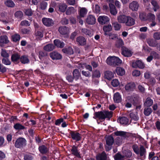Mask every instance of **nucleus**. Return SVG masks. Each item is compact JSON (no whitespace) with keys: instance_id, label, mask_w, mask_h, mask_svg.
<instances>
[{"instance_id":"44","label":"nucleus","mask_w":160,"mask_h":160,"mask_svg":"<svg viewBox=\"0 0 160 160\" xmlns=\"http://www.w3.org/2000/svg\"><path fill=\"white\" fill-rule=\"evenodd\" d=\"M124 43L122 40L121 38H118L115 45L118 47L122 46L123 45Z\"/></svg>"},{"instance_id":"26","label":"nucleus","mask_w":160,"mask_h":160,"mask_svg":"<svg viewBox=\"0 0 160 160\" xmlns=\"http://www.w3.org/2000/svg\"><path fill=\"white\" fill-rule=\"evenodd\" d=\"M114 56L109 57L106 60V62L108 65L113 66L114 65Z\"/></svg>"},{"instance_id":"32","label":"nucleus","mask_w":160,"mask_h":160,"mask_svg":"<svg viewBox=\"0 0 160 160\" xmlns=\"http://www.w3.org/2000/svg\"><path fill=\"white\" fill-rule=\"evenodd\" d=\"M119 122L121 124L126 125L128 124V119L126 117H123L119 118Z\"/></svg>"},{"instance_id":"17","label":"nucleus","mask_w":160,"mask_h":160,"mask_svg":"<svg viewBox=\"0 0 160 160\" xmlns=\"http://www.w3.org/2000/svg\"><path fill=\"white\" fill-rule=\"evenodd\" d=\"M54 43L57 47L61 48H63L65 45L64 43L63 42H61L58 39L55 40L54 41Z\"/></svg>"},{"instance_id":"6","label":"nucleus","mask_w":160,"mask_h":160,"mask_svg":"<svg viewBox=\"0 0 160 160\" xmlns=\"http://www.w3.org/2000/svg\"><path fill=\"white\" fill-rule=\"evenodd\" d=\"M98 20L100 24H104L109 22V18L107 16H101L98 17Z\"/></svg>"},{"instance_id":"58","label":"nucleus","mask_w":160,"mask_h":160,"mask_svg":"<svg viewBox=\"0 0 160 160\" xmlns=\"http://www.w3.org/2000/svg\"><path fill=\"white\" fill-rule=\"evenodd\" d=\"M25 14L28 16H31L32 14V12L31 9H25L24 11Z\"/></svg>"},{"instance_id":"52","label":"nucleus","mask_w":160,"mask_h":160,"mask_svg":"<svg viewBox=\"0 0 160 160\" xmlns=\"http://www.w3.org/2000/svg\"><path fill=\"white\" fill-rule=\"evenodd\" d=\"M1 56L4 58H8L9 57L8 53L5 50L2 49L1 52Z\"/></svg>"},{"instance_id":"31","label":"nucleus","mask_w":160,"mask_h":160,"mask_svg":"<svg viewBox=\"0 0 160 160\" xmlns=\"http://www.w3.org/2000/svg\"><path fill=\"white\" fill-rule=\"evenodd\" d=\"M9 41L8 37L6 36H1L0 37V43H7Z\"/></svg>"},{"instance_id":"3","label":"nucleus","mask_w":160,"mask_h":160,"mask_svg":"<svg viewBox=\"0 0 160 160\" xmlns=\"http://www.w3.org/2000/svg\"><path fill=\"white\" fill-rule=\"evenodd\" d=\"M106 149L107 151H109L111 149V146L114 142L113 138L111 136H108L106 138Z\"/></svg>"},{"instance_id":"27","label":"nucleus","mask_w":160,"mask_h":160,"mask_svg":"<svg viewBox=\"0 0 160 160\" xmlns=\"http://www.w3.org/2000/svg\"><path fill=\"white\" fill-rule=\"evenodd\" d=\"M103 30L104 32V35H107V32H109L112 30V26L111 24H108L107 25L105 26L103 28Z\"/></svg>"},{"instance_id":"19","label":"nucleus","mask_w":160,"mask_h":160,"mask_svg":"<svg viewBox=\"0 0 160 160\" xmlns=\"http://www.w3.org/2000/svg\"><path fill=\"white\" fill-rule=\"evenodd\" d=\"M11 38L12 41L14 42H18L20 39V35L18 33H15L12 35Z\"/></svg>"},{"instance_id":"62","label":"nucleus","mask_w":160,"mask_h":160,"mask_svg":"<svg viewBox=\"0 0 160 160\" xmlns=\"http://www.w3.org/2000/svg\"><path fill=\"white\" fill-rule=\"evenodd\" d=\"M82 68H83L84 66H85L86 69L90 71H92V67L89 65H86L85 64H81Z\"/></svg>"},{"instance_id":"1","label":"nucleus","mask_w":160,"mask_h":160,"mask_svg":"<svg viewBox=\"0 0 160 160\" xmlns=\"http://www.w3.org/2000/svg\"><path fill=\"white\" fill-rule=\"evenodd\" d=\"M95 115V116L94 118H98L101 119H105L106 118H110L112 117V113L111 112L104 111L96 112Z\"/></svg>"},{"instance_id":"53","label":"nucleus","mask_w":160,"mask_h":160,"mask_svg":"<svg viewBox=\"0 0 160 160\" xmlns=\"http://www.w3.org/2000/svg\"><path fill=\"white\" fill-rule=\"evenodd\" d=\"M124 157V156H122L119 153H117L114 157L115 160H123Z\"/></svg>"},{"instance_id":"40","label":"nucleus","mask_w":160,"mask_h":160,"mask_svg":"<svg viewBox=\"0 0 160 160\" xmlns=\"http://www.w3.org/2000/svg\"><path fill=\"white\" fill-rule=\"evenodd\" d=\"M151 3L153 6V9L155 12L159 8V6L157 3V2L154 1L152 0L151 2Z\"/></svg>"},{"instance_id":"56","label":"nucleus","mask_w":160,"mask_h":160,"mask_svg":"<svg viewBox=\"0 0 160 160\" xmlns=\"http://www.w3.org/2000/svg\"><path fill=\"white\" fill-rule=\"evenodd\" d=\"M133 149L135 153L137 154H139V149L137 145H134L132 146Z\"/></svg>"},{"instance_id":"8","label":"nucleus","mask_w":160,"mask_h":160,"mask_svg":"<svg viewBox=\"0 0 160 160\" xmlns=\"http://www.w3.org/2000/svg\"><path fill=\"white\" fill-rule=\"evenodd\" d=\"M139 7L138 3L135 1H132L129 4V8L133 11H137Z\"/></svg>"},{"instance_id":"7","label":"nucleus","mask_w":160,"mask_h":160,"mask_svg":"<svg viewBox=\"0 0 160 160\" xmlns=\"http://www.w3.org/2000/svg\"><path fill=\"white\" fill-rule=\"evenodd\" d=\"M96 19L94 16L90 15L88 16L86 19V22L88 24L93 25L95 24Z\"/></svg>"},{"instance_id":"25","label":"nucleus","mask_w":160,"mask_h":160,"mask_svg":"<svg viewBox=\"0 0 160 160\" xmlns=\"http://www.w3.org/2000/svg\"><path fill=\"white\" fill-rule=\"evenodd\" d=\"M77 42L80 45H84L86 43V40L82 37H79L77 39Z\"/></svg>"},{"instance_id":"18","label":"nucleus","mask_w":160,"mask_h":160,"mask_svg":"<svg viewBox=\"0 0 160 160\" xmlns=\"http://www.w3.org/2000/svg\"><path fill=\"white\" fill-rule=\"evenodd\" d=\"M138 99V96L136 94H133L131 96L128 97V100L131 103L133 104L137 102Z\"/></svg>"},{"instance_id":"11","label":"nucleus","mask_w":160,"mask_h":160,"mask_svg":"<svg viewBox=\"0 0 160 160\" xmlns=\"http://www.w3.org/2000/svg\"><path fill=\"white\" fill-rule=\"evenodd\" d=\"M59 32L62 35L68 34L69 32V28L66 27H61L58 29Z\"/></svg>"},{"instance_id":"55","label":"nucleus","mask_w":160,"mask_h":160,"mask_svg":"<svg viewBox=\"0 0 160 160\" xmlns=\"http://www.w3.org/2000/svg\"><path fill=\"white\" fill-rule=\"evenodd\" d=\"M2 63L6 65H10L11 64L10 61L8 58H4L2 59Z\"/></svg>"},{"instance_id":"5","label":"nucleus","mask_w":160,"mask_h":160,"mask_svg":"<svg viewBox=\"0 0 160 160\" xmlns=\"http://www.w3.org/2000/svg\"><path fill=\"white\" fill-rule=\"evenodd\" d=\"M132 67L134 68H139L143 69L145 67V65L142 61L139 60L134 62L132 63Z\"/></svg>"},{"instance_id":"22","label":"nucleus","mask_w":160,"mask_h":160,"mask_svg":"<svg viewBox=\"0 0 160 160\" xmlns=\"http://www.w3.org/2000/svg\"><path fill=\"white\" fill-rule=\"evenodd\" d=\"M116 71L117 74L120 76H122L125 73V70L121 67H117L116 69Z\"/></svg>"},{"instance_id":"54","label":"nucleus","mask_w":160,"mask_h":160,"mask_svg":"<svg viewBox=\"0 0 160 160\" xmlns=\"http://www.w3.org/2000/svg\"><path fill=\"white\" fill-rule=\"evenodd\" d=\"M101 73L99 70H96L93 72L92 76L94 77L99 78L100 77Z\"/></svg>"},{"instance_id":"50","label":"nucleus","mask_w":160,"mask_h":160,"mask_svg":"<svg viewBox=\"0 0 160 160\" xmlns=\"http://www.w3.org/2000/svg\"><path fill=\"white\" fill-rule=\"evenodd\" d=\"M87 12V10L85 8H81L79 11L80 16L82 17H84L86 14Z\"/></svg>"},{"instance_id":"61","label":"nucleus","mask_w":160,"mask_h":160,"mask_svg":"<svg viewBox=\"0 0 160 160\" xmlns=\"http://www.w3.org/2000/svg\"><path fill=\"white\" fill-rule=\"evenodd\" d=\"M74 11V8L72 7H71L68 8L66 12L67 14H70L72 13Z\"/></svg>"},{"instance_id":"35","label":"nucleus","mask_w":160,"mask_h":160,"mask_svg":"<svg viewBox=\"0 0 160 160\" xmlns=\"http://www.w3.org/2000/svg\"><path fill=\"white\" fill-rule=\"evenodd\" d=\"M153 103V101L152 100L149 98H148L144 103V105L147 107H150L152 105Z\"/></svg>"},{"instance_id":"59","label":"nucleus","mask_w":160,"mask_h":160,"mask_svg":"<svg viewBox=\"0 0 160 160\" xmlns=\"http://www.w3.org/2000/svg\"><path fill=\"white\" fill-rule=\"evenodd\" d=\"M116 136H124L126 135V132L123 131H117L114 132Z\"/></svg>"},{"instance_id":"29","label":"nucleus","mask_w":160,"mask_h":160,"mask_svg":"<svg viewBox=\"0 0 160 160\" xmlns=\"http://www.w3.org/2000/svg\"><path fill=\"white\" fill-rule=\"evenodd\" d=\"M54 49V46L52 44H48L43 48V49L47 51H50Z\"/></svg>"},{"instance_id":"20","label":"nucleus","mask_w":160,"mask_h":160,"mask_svg":"<svg viewBox=\"0 0 160 160\" xmlns=\"http://www.w3.org/2000/svg\"><path fill=\"white\" fill-rule=\"evenodd\" d=\"M113 73L110 71L106 72L105 73V78L108 80H110L114 77Z\"/></svg>"},{"instance_id":"63","label":"nucleus","mask_w":160,"mask_h":160,"mask_svg":"<svg viewBox=\"0 0 160 160\" xmlns=\"http://www.w3.org/2000/svg\"><path fill=\"white\" fill-rule=\"evenodd\" d=\"M140 71L138 70H135L132 72V75L134 76H139L140 75Z\"/></svg>"},{"instance_id":"49","label":"nucleus","mask_w":160,"mask_h":160,"mask_svg":"<svg viewBox=\"0 0 160 160\" xmlns=\"http://www.w3.org/2000/svg\"><path fill=\"white\" fill-rule=\"evenodd\" d=\"M5 4L6 6L9 7H13L15 4L14 2L11 0H8L5 2Z\"/></svg>"},{"instance_id":"37","label":"nucleus","mask_w":160,"mask_h":160,"mask_svg":"<svg viewBox=\"0 0 160 160\" xmlns=\"http://www.w3.org/2000/svg\"><path fill=\"white\" fill-rule=\"evenodd\" d=\"M73 75L74 78L77 80L80 78V73L78 69H76L73 71Z\"/></svg>"},{"instance_id":"60","label":"nucleus","mask_w":160,"mask_h":160,"mask_svg":"<svg viewBox=\"0 0 160 160\" xmlns=\"http://www.w3.org/2000/svg\"><path fill=\"white\" fill-rule=\"evenodd\" d=\"M47 6V3L45 2H42L40 5V8L42 10H45L46 9Z\"/></svg>"},{"instance_id":"45","label":"nucleus","mask_w":160,"mask_h":160,"mask_svg":"<svg viewBox=\"0 0 160 160\" xmlns=\"http://www.w3.org/2000/svg\"><path fill=\"white\" fill-rule=\"evenodd\" d=\"M47 56L46 53L43 52V51H40L39 53V58L41 60H44L46 58Z\"/></svg>"},{"instance_id":"46","label":"nucleus","mask_w":160,"mask_h":160,"mask_svg":"<svg viewBox=\"0 0 160 160\" xmlns=\"http://www.w3.org/2000/svg\"><path fill=\"white\" fill-rule=\"evenodd\" d=\"M13 127L16 130H22L25 128V127L24 126L19 123L15 124Z\"/></svg>"},{"instance_id":"2","label":"nucleus","mask_w":160,"mask_h":160,"mask_svg":"<svg viewBox=\"0 0 160 160\" xmlns=\"http://www.w3.org/2000/svg\"><path fill=\"white\" fill-rule=\"evenodd\" d=\"M26 140L24 138H19L16 140L15 146L17 148H22L26 145Z\"/></svg>"},{"instance_id":"14","label":"nucleus","mask_w":160,"mask_h":160,"mask_svg":"<svg viewBox=\"0 0 160 160\" xmlns=\"http://www.w3.org/2000/svg\"><path fill=\"white\" fill-rule=\"evenodd\" d=\"M139 153L141 159L143 160L145 158L146 151V149L142 146H141L139 148Z\"/></svg>"},{"instance_id":"47","label":"nucleus","mask_w":160,"mask_h":160,"mask_svg":"<svg viewBox=\"0 0 160 160\" xmlns=\"http://www.w3.org/2000/svg\"><path fill=\"white\" fill-rule=\"evenodd\" d=\"M40 152L42 153H46L48 151V148L44 145L40 146L39 148Z\"/></svg>"},{"instance_id":"64","label":"nucleus","mask_w":160,"mask_h":160,"mask_svg":"<svg viewBox=\"0 0 160 160\" xmlns=\"http://www.w3.org/2000/svg\"><path fill=\"white\" fill-rule=\"evenodd\" d=\"M153 37L155 39L158 40L160 39V32H156L154 33Z\"/></svg>"},{"instance_id":"13","label":"nucleus","mask_w":160,"mask_h":160,"mask_svg":"<svg viewBox=\"0 0 160 160\" xmlns=\"http://www.w3.org/2000/svg\"><path fill=\"white\" fill-rule=\"evenodd\" d=\"M122 53L125 57H129L131 56L132 52L128 49L126 48H122Z\"/></svg>"},{"instance_id":"43","label":"nucleus","mask_w":160,"mask_h":160,"mask_svg":"<svg viewBox=\"0 0 160 160\" xmlns=\"http://www.w3.org/2000/svg\"><path fill=\"white\" fill-rule=\"evenodd\" d=\"M112 24L115 30H118L121 28V25L116 22H112Z\"/></svg>"},{"instance_id":"36","label":"nucleus","mask_w":160,"mask_h":160,"mask_svg":"<svg viewBox=\"0 0 160 160\" xmlns=\"http://www.w3.org/2000/svg\"><path fill=\"white\" fill-rule=\"evenodd\" d=\"M20 61L22 63L26 64L28 63L29 61L27 56L23 55L20 58Z\"/></svg>"},{"instance_id":"12","label":"nucleus","mask_w":160,"mask_h":160,"mask_svg":"<svg viewBox=\"0 0 160 160\" xmlns=\"http://www.w3.org/2000/svg\"><path fill=\"white\" fill-rule=\"evenodd\" d=\"M128 17L124 15H121L118 16L117 20L119 23L125 24Z\"/></svg>"},{"instance_id":"38","label":"nucleus","mask_w":160,"mask_h":160,"mask_svg":"<svg viewBox=\"0 0 160 160\" xmlns=\"http://www.w3.org/2000/svg\"><path fill=\"white\" fill-rule=\"evenodd\" d=\"M114 65L113 66L118 65L122 63V60L118 57L114 56Z\"/></svg>"},{"instance_id":"51","label":"nucleus","mask_w":160,"mask_h":160,"mask_svg":"<svg viewBox=\"0 0 160 160\" xmlns=\"http://www.w3.org/2000/svg\"><path fill=\"white\" fill-rule=\"evenodd\" d=\"M112 86L114 87H117L120 84L118 80L116 79H113L111 82Z\"/></svg>"},{"instance_id":"48","label":"nucleus","mask_w":160,"mask_h":160,"mask_svg":"<svg viewBox=\"0 0 160 160\" xmlns=\"http://www.w3.org/2000/svg\"><path fill=\"white\" fill-rule=\"evenodd\" d=\"M14 15L17 18L21 19L23 16V14L22 12L18 11L15 13Z\"/></svg>"},{"instance_id":"10","label":"nucleus","mask_w":160,"mask_h":160,"mask_svg":"<svg viewBox=\"0 0 160 160\" xmlns=\"http://www.w3.org/2000/svg\"><path fill=\"white\" fill-rule=\"evenodd\" d=\"M50 57L53 60L59 59L62 58V55L57 52H53L50 54Z\"/></svg>"},{"instance_id":"57","label":"nucleus","mask_w":160,"mask_h":160,"mask_svg":"<svg viewBox=\"0 0 160 160\" xmlns=\"http://www.w3.org/2000/svg\"><path fill=\"white\" fill-rule=\"evenodd\" d=\"M148 19L151 21H154L155 20V15L152 13H149L148 15Z\"/></svg>"},{"instance_id":"28","label":"nucleus","mask_w":160,"mask_h":160,"mask_svg":"<svg viewBox=\"0 0 160 160\" xmlns=\"http://www.w3.org/2000/svg\"><path fill=\"white\" fill-rule=\"evenodd\" d=\"M106 156L105 152H103L99 154L96 157L97 160H106Z\"/></svg>"},{"instance_id":"24","label":"nucleus","mask_w":160,"mask_h":160,"mask_svg":"<svg viewBox=\"0 0 160 160\" xmlns=\"http://www.w3.org/2000/svg\"><path fill=\"white\" fill-rule=\"evenodd\" d=\"M129 116L132 121H137L139 119L137 112H131Z\"/></svg>"},{"instance_id":"4","label":"nucleus","mask_w":160,"mask_h":160,"mask_svg":"<svg viewBox=\"0 0 160 160\" xmlns=\"http://www.w3.org/2000/svg\"><path fill=\"white\" fill-rule=\"evenodd\" d=\"M42 21L43 24L47 27L52 26L54 23L52 19L48 18H43Z\"/></svg>"},{"instance_id":"23","label":"nucleus","mask_w":160,"mask_h":160,"mask_svg":"<svg viewBox=\"0 0 160 160\" xmlns=\"http://www.w3.org/2000/svg\"><path fill=\"white\" fill-rule=\"evenodd\" d=\"M62 51L63 53L69 54H73L74 52L73 49L70 47L67 48H64L62 50Z\"/></svg>"},{"instance_id":"30","label":"nucleus","mask_w":160,"mask_h":160,"mask_svg":"<svg viewBox=\"0 0 160 160\" xmlns=\"http://www.w3.org/2000/svg\"><path fill=\"white\" fill-rule=\"evenodd\" d=\"M72 138L77 141H79L80 140L81 137L80 134L78 132H72L71 134Z\"/></svg>"},{"instance_id":"41","label":"nucleus","mask_w":160,"mask_h":160,"mask_svg":"<svg viewBox=\"0 0 160 160\" xmlns=\"http://www.w3.org/2000/svg\"><path fill=\"white\" fill-rule=\"evenodd\" d=\"M67 8V5L64 3L60 4L59 7V10L62 12H64L66 10Z\"/></svg>"},{"instance_id":"39","label":"nucleus","mask_w":160,"mask_h":160,"mask_svg":"<svg viewBox=\"0 0 160 160\" xmlns=\"http://www.w3.org/2000/svg\"><path fill=\"white\" fill-rule=\"evenodd\" d=\"M82 32L89 37H91L92 35L91 31L86 28H82Z\"/></svg>"},{"instance_id":"16","label":"nucleus","mask_w":160,"mask_h":160,"mask_svg":"<svg viewBox=\"0 0 160 160\" xmlns=\"http://www.w3.org/2000/svg\"><path fill=\"white\" fill-rule=\"evenodd\" d=\"M135 24L134 19L128 16L125 24L128 26H131Z\"/></svg>"},{"instance_id":"34","label":"nucleus","mask_w":160,"mask_h":160,"mask_svg":"<svg viewBox=\"0 0 160 160\" xmlns=\"http://www.w3.org/2000/svg\"><path fill=\"white\" fill-rule=\"evenodd\" d=\"M71 152L74 155L78 157H79L80 156L77 149V147L73 146L71 149Z\"/></svg>"},{"instance_id":"15","label":"nucleus","mask_w":160,"mask_h":160,"mask_svg":"<svg viewBox=\"0 0 160 160\" xmlns=\"http://www.w3.org/2000/svg\"><path fill=\"white\" fill-rule=\"evenodd\" d=\"M113 98L114 102L116 103H119L122 101L121 96L118 92H117L114 94Z\"/></svg>"},{"instance_id":"9","label":"nucleus","mask_w":160,"mask_h":160,"mask_svg":"<svg viewBox=\"0 0 160 160\" xmlns=\"http://www.w3.org/2000/svg\"><path fill=\"white\" fill-rule=\"evenodd\" d=\"M135 84L133 82L128 83L125 87V90L128 92L133 91L135 89Z\"/></svg>"},{"instance_id":"42","label":"nucleus","mask_w":160,"mask_h":160,"mask_svg":"<svg viewBox=\"0 0 160 160\" xmlns=\"http://www.w3.org/2000/svg\"><path fill=\"white\" fill-rule=\"evenodd\" d=\"M152 109L150 108H145L144 110V113L147 116H149L152 112Z\"/></svg>"},{"instance_id":"21","label":"nucleus","mask_w":160,"mask_h":160,"mask_svg":"<svg viewBox=\"0 0 160 160\" xmlns=\"http://www.w3.org/2000/svg\"><path fill=\"white\" fill-rule=\"evenodd\" d=\"M109 6L111 14L113 15H116L117 13V11L114 5L113 4L109 3Z\"/></svg>"},{"instance_id":"33","label":"nucleus","mask_w":160,"mask_h":160,"mask_svg":"<svg viewBox=\"0 0 160 160\" xmlns=\"http://www.w3.org/2000/svg\"><path fill=\"white\" fill-rule=\"evenodd\" d=\"M20 58V56L18 54H13L11 57L12 61L14 63H17Z\"/></svg>"}]
</instances>
